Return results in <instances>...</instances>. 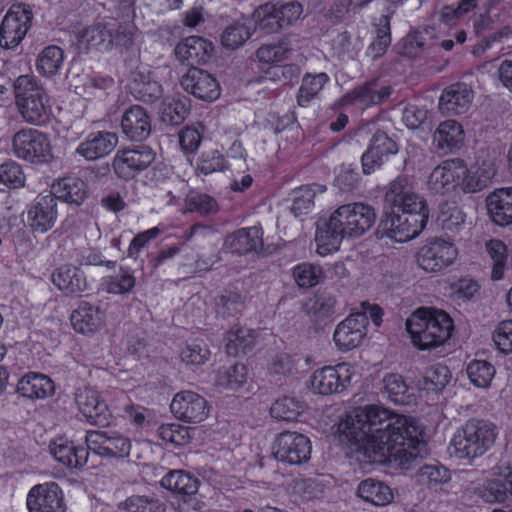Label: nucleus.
I'll return each instance as SVG.
<instances>
[{
  "instance_id": "f257e3e1",
  "label": "nucleus",
  "mask_w": 512,
  "mask_h": 512,
  "mask_svg": "<svg viewBox=\"0 0 512 512\" xmlns=\"http://www.w3.org/2000/svg\"><path fill=\"white\" fill-rule=\"evenodd\" d=\"M338 432L369 462L389 460L406 465L425 446L422 427L416 418L381 404L356 408L339 422Z\"/></svg>"
},
{
  "instance_id": "f03ea898",
  "label": "nucleus",
  "mask_w": 512,
  "mask_h": 512,
  "mask_svg": "<svg viewBox=\"0 0 512 512\" xmlns=\"http://www.w3.org/2000/svg\"><path fill=\"white\" fill-rule=\"evenodd\" d=\"M386 199L391 213L380 223L378 233L396 242H408L426 226L429 211L426 202L406 177H397L389 185Z\"/></svg>"
},
{
  "instance_id": "7ed1b4c3",
  "label": "nucleus",
  "mask_w": 512,
  "mask_h": 512,
  "mask_svg": "<svg viewBox=\"0 0 512 512\" xmlns=\"http://www.w3.org/2000/svg\"><path fill=\"white\" fill-rule=\"evenodd\" d=\"M375 221V209L367 203L351 202L340 205L316 232L317 253L327 256L338 251L343 240L361 237L371 229Z\"/></svg>"
},
{
  "instance_id": "20e7f679",
  "label": "nucleus",
  "mask_w": 512,
  "mask_h": 512,
  "mask_svg": "<svg viewBox=\"0 0 512 512\" xmlns=\"http://www.w3.org/2000/svg\"><path fill=\"white\" fill-rule=\"evenodd\" d=\"M454 324L444 311L419 308L406 320V330L412 344L419 350H429L444 345L451 337Z\"/></svg>"
},
{
  "instance_id": "39448f33",
  "label": "nucleus",
  "mask_w": 512,
  "mask_h": 512,
  "mask_svg": "<svg viewBox=\"0 0 512 512\" xmlns=\"http://www.w3.org/2000/svg\"><path fill=\"white\" fill-rule=\"evenodd\" d=\"M498 436L497 427L485 420H469L450 440L451 454L471 463L490 450Z\"/></svg>"
},
{
  "instance_id": "423d86ee",
  "label": "nucleus",
  "mask_w": 512,
  "mask_h": 512,
  "mask_svg": "<svg viewBox=\"0 0 512 512\" xmlns=\"http://www.w3.org/2000/svg\"><path fill=\"white\" fill-rule=\"evenodd\" d=\"M16 103L23 119L40 125L48 119L51 106L44 88L31 76L22 75L15 82Z\"/></svg>"
},
{
  "instance_id": "0eeeda50",
  "label": "nucleus",
  "mask_w": 512,
  "mask_h": 512,
  "mask_svg": "<svg viewBox=\"0 0 512 512\" xmlns=\"http://www.w3.org/2000/svg\"><path fill=\"white\" fill-rule=\"evenodd\" d=\"M459 248L453 239L434 236L426 239L415 253V263L427 274H439L456 264Z\"/></svg>"
},
{
  "instance_id": "6e6552de",
  "label": "nucleus",
  "mask_w": 512,
  "mask_h": 512,
  "mask_svg": "<svg viewBox=\"0 0 512 512\" xmlns=\"http://www.w3.org/2000/svg\"><path fill=\"white\" fill-rule=\"evenodd\" d=\"M356 372V366L349 362L326 365L313 371L307 387L316 395L341 394L352 385Z\"/></svg>"
},
{
  "instance_id": "1a4fd4ad",
  "label": "nucleus",
  "mask_w": 512,
  "mask_h": 512,
  "mask_svg": "<svg viewBox=\"0 0 512 512\" xmlns=\"http://www.w3.org/2000/svg\"><path fill=\"white\" fill-rule=\"evenodd\" d=\"M14 155L30 163H45L52 157V145L47 134L33 128H22L12 137Z\"/></svg>"
},
{
  "instance_id": "9d476101",
  "label": "nucleus",
  "mask_w": 512,
  "mask_h": 512,
  "mask_svg": "<svg viewBox=\"0 0 512 512\" xmlns=\"http://www.w3.org/2000/svg\"><path fill=\"white\" fill-rule=\"evenodd\" d=\"M33 12L27 4H13L4 15L0 26V47L16 48L32 27Z\"/></svg>"
},
{
  "instance_id": "9b49d317",
  "label": "nucleus",
  "mask_w": 512,
  "mask_h": 512,
  "mask_svg": "<svg viewBox=\"0 0 512 512\" xmlns=\"http://www.w3.org/2000/svg\"><path fill=\"white\" fill-rule=\"evenodd\" d=\"M369 322L363 313H352L339 322L333 332L335 348L342 353L362 346L367 340Z\"/></svg>"
},
{
  "instance_id": "f8f14e48",
  "label": "nucleus",
  "mask_w": 512,
  "mask_h": 512,
  "mask_svg": "<svg viewBox=\"0 0 512 512\" xmlns=\"http://www.w3.org/2000/svg\"><path fill=\"white\" fill-rule=\"evenodd\" d=\"M274 457L283 463L300 465L310 459L312 445L304 434L295 431L280 433L272 446Z\"/></svg>"
},
{
  "instance_id": "ddd939ff",
  "label": "nucleus",
  "mask_w": 512,
  "mask_h": 512,
  "mask_svg": "<svg viewBox=\"0 0 512 512\" xmlns=\"http://www.w3.org/2000/svg\"><path fill=\"white\" fill-rule=\"evenodd\" d=\"M26 506L29 512H65L64 492L53 481L34 485L28 491Z\"/></svg>"
},
{
  "instance_id": "4468645a",
  "label": "nucleus",
  "mask_w": 512,
  "mask_h": 512,
  "mask_svg": "<svg viewBox=\"0 0 512 512\" xmlns=\"http://www.w3.org/2000/svg\"><path fill=\"white\" fill-rule=\"evenodd\" d=\"M464 161L459 158L447 159L437 165L429 174L427 187L439 195L449 194L460 188V177L464 175Z\"/></svg>"
},
{
  "instance_id": "2eb2a0df",
  "label": "nucleus",
  "mask_w": 512,
  "mask_h": 512,
  "mask_svg": "<svg viewBox=\"0 0 512 512\" xmlns=\"http://www.w3.org/2000/svg\"><path fill=\"white\" fill-rule=\"evenodd\" d=\"M155 159V153L146 145L123 149L116 153L113 167L116 174L124 179L133 178L145 170Z\"/></svg>"
},
{
  "instance_id": "dca6fc26",
  "label": "nucleus",
  "mask_w": 512,
  "mask_h": 512,
  "mask_svg": "<svg viewBox=\"0 0 512 512\" xmlns=\"http://www.w3.org/2000/svg\"><path fill=\"white\" fill-rule=\"evenodd\" d=\"M170 408L177 419L190 423H200L209 414V407L205 398L190 390L176 393Z\"/></svg>"
},
{
  "instance_id": "f3484780",
  "label": "nucleus",
  "mask_w": 512,
  "mask_h": 512,
  "mask_svg": "<svg viewBox=\"0 0 512 512\" xmlns=\"http://www.w3.org/2000/svg\"><path fill=\"white\" fill-rule=\"evenodd\" d=\"M75 401L80 412L91 424L106 426L110 423L112 413L95 389H78Z\"/></svg>"
},
{
  "instance_id": "a211bd4d",
  "label": "nucleus",
  "mask_w": 512,
  "mask_h": 512,
  "mask_svg": "<svg viewBox=\"0 0 512 512\" xmlns=\"http://www.w3.org/2000/svg\"><path fill=\"white\" fill-rule=\"evenodd\" d=\"M182 88L204 101H214L220 96V86L217 80L208 72L190 68L181 79Z\"/></svg>"
},
{
  "instance_id": "6ab92c4d",
  "label": "nucleus",
  "mask_w": 512,
  "mask_h": 512,
  "mask_svg": "<svg viewBox=\"0 0 512 512\" xmlns=\"http://www.w3.org/2000/svg\"><path fill=\"white\" fill-rule=\"evenodd\" d=\"M73 329L83 335H94L105 327L106 311L100 306L82 301L70 315Z\"/></svg>"
},
{
  "instance_id": "aec40b11",
  "label": "nucleus",
  "mask_w": 512,
  "mask_h": 512,
  "mask_svg": "<svg viewBox=\"0 0 512 512\" xmlns=\"http://www.w3.org/2000/svg\"><path fill=\"white\" fill-rule=\"evenodd\" d=\"M473 99L474 91L470 85L454 83L443 90L439 98V109L443 114L460 115L470 109Z\"/></svg>"
},
{
  "instance_id": "412c9836",
  "label": "nucleus",
  "mask_w": 512,
  "mask_h": 512,
  "mask_svg": "<svg viewBox=\"0 0 512 512\" xmlns=\"http://www.w3.org/2000/svg\"><path fill=\"white\" fill-rule=\"evenodd\" d=\"M58 217L57 201L51 194L39 195L27 212L30 228L38 233L49 231Z\"/></svg>"
},
{
  "instance_id": "4be33fe9",
  "label": "nucleus",
  "mask_w": 512,
  "mask_h": 512,
  "mask_svg": "<svg viewBox=\"0 0 512 512\" xmlns=\"http://www.w3.org/2000/svg\"><path fill=\"white\" fill-rule=\"evenodd\" d=\"M398 152V146L395 141L383 132H377L373 135L367 151L362 155L361 162L363 172L370 174L379 168L390 155Z\"/></svg>"
},
{
  "instance_id": "5701e85b",
  "label": "nucleus",
  "mask_w": 512,
  "mask_h": 512,
  "mask_svg": "<svg viewBox=\"0 0 512 512\" xmlns=\"http://www.w3.org/2000/svg\"><path fill=\"white\" fill-rule=\"evenodd\" d=\"M390 93L389 86L382 84L378 80H373L347 92L342 97V104H354L360 108H365L382 102L389 97Z\"/></svg>"
},
{
  "instance_id": "b1692460",
  "label": "nucleus",
  "mask_w": 512,
  "mask_h": 512,
  "mask_svg": "<svg viewBox=\"0 0 512 512\" xmlns=\"http://www.w3.org/2000/svg\"><path fill=\"white\" fill-rule=\"evenodd\" d=\"M487 212L491 221L500 227L512 224V187L495 189L486 198Z\"/></svg>"
},
{
  "instance_id": "393cba45",
  "label": "nucleus",
  "mask_w": 512,
  "mask_h": 512,
  "mask_svg": "<svg viewBox=\"0 0 512 512\" xmlns=\"http://www.w3.org/2000/svg\"><path fill=\"white\" fill-rule=\"evenodd\" d=\"M212 52V43L199 36L187 37L175 47L177 59L191 65L207 63Z\"/></svg>"
},
{
  "instance_id": "a878e982",
  "label": "nucleus",
  "mask_w": 512,
  "mask_h": 512,
  "mask_svg": "<svg viewBox=\"0 0 512 512\" xmlns=\"http://www.w3.org/2000/svg\"><path fill=\"white\" fill-rule=\"evenodd\" d=\"M117 143L118 136L115 133L105 131L91 133L78 145L76 153L92 161L111 153Z\"/></svg>"
},
{
  "instance_id": "bb28decb",
  "label": "nucleus",
  "mask_w": 512,
  "mask_h": 512,
  "mask_svg": "<svg viewBox=\"0 0 512 512\" xmlns=\"http://www.w3.org/2000/svg\"><path fill=\"white\" fill-rule=\"evenodd\" d=\"M464 175L460 177V190L464 193H476L485 189L496 174L492 161H483L468 168L464 162Z\"/></svg>"
},
{
  "instance_id": "cd10ccee",
  "label": "nucleus",
  "mask_w": 512,
  "mask_h": 512,
  "mask_svg": "<svg viewBox=\"0 0 512 512\" xmlns=\"http://www.w3.org/2000/svg\"><path fill=\"white\" fill-rule=\"evenodd\" d=\"M121 128L129 139L142 141L150 135L151 120L144 108L134 105L124 112Z\"/></svg>"
},
{
  "instance_id": "c85d7f7f",
  "label": "nucleus",
  "mask_w": 512,
  "mask_h": 512,
  "mask_svg": "<svg viewBox=\"0 0 512 512\" xmlns=\"http://www.w3.org/2000/svg\"><path fill=\"white\" fill-rule=\"evenodd\" d=\"M49 448L55 459L69 468H79L87 463L88 452L85 447L77 446L66 438L55 439Z\"/></svg>"
},
{
  "instance_id": "c756f323",
  "label": "nucleus",
  "mask_w": 512,
  "mask_h": 512,
  "mask_svg": "<svg viewBox=\"0 0 512 512\" xmlns=\"http://www.w3.org/2000/svg\"><path fill=\"white\" fill-rule=\"evenodd\" d=\"M54 285L66 294H76L85 291L88 287L86 277L82 270L72 265H63L52 274Z\"/></svg>"
},
{
  "instance_id": "7c9ffc66",
  "label": "nucleus",
  "mask_w": 512,
  "mask_h": 512,
  "mask_svg": "<svg viewBox=\"0 0 512 512\" xmlns=\"http://www.w3.org/2000/svg\"><path fill=\"white\" fill-rule=\"evenodd\" d=\"M224 246L238 254L254 251L262 246V229L256 226L239 229L226 237Z\"/></svg>"
},
{
  "instance_id": "2f4dec72",
  "label": "nucleus",
  "mask_w": 512,
  "mask_h": 512,
  "mask_svg": "<svg viewBox=\"0 0 512 512\" xmlns=\"http://www.w3.org/2000/svg\"><path fill=\"white\" fill-rule=\"evenodd\" d=\"M53 381L44 374L28 373L17 384V391L29 399H44L54 393Z\"/></svg>"
},
{
  "instance_id": "473e14b6",
  "label": "nucleus",
  "mask_w": 512,
  "mask_h": 512,
  "mask_svg": "<svg viewBox=\"0 0 512 512\" xmlns=\"http://www.w3.org/2000/svg\"><path fill=\"white\" fill-rule=\"evenodd\" d=\"M476 494L486 503H505L511 497L507 481L504 476L496 475L494 467L483 484L476 488Z\"/></svg>"
},
{
  "instance_id": "72a5a7b5",
  "label": "nucleus",
  "mask_w": 512,
  "mask_h": 512,
  "mask_svg": "<svg viewBox=\"0 0 512 512\" xmlns=\"http://www.w3.org/2000/svg\"><path fill=\"white\" fill-rule=\"evenodd\" d=\"M50 194L56 201L59 199L66 203L80 205L86 197V186L78 177H64L52 184Z\"/></svg>"
},
{
  "instance_id": "f704fd0d",
  "label": "nucleus",
  "mask_w": 512,
  "mask_h": 512,
  "mask_svg": "<svg viewBox=\"0 0 512 512\" xmlns=\"http://www.w3.org/2000/svg\"><path fill=\"white\" fill-rule=\"evenodd\" d=\"M464 129L455 120L441 122L434 132V141L441 150L452 152L459 149L464 142Z\"/></svg>"
},
{
  "instance_id": "c9c22d12",
  "label": "nucleus",
  "mask_w": 512,
  "mask_h": 512,
  "mask_svg": "<svg viewBox=\"0 0 512 512\" xmlns=\"http://www.w3.org/2000/svg\"><path fill=\"white\" fill-rule=\"evenodd\" d=\"M111 41V28L100 24L85 28L78 37L79 48L86 51L107 52L111 49Z\"/></svg>"
},
{
  "instance_id": "e433bc0d",
  "label": "nucleus",
  "mask_w": 512,
  "mask_h": 512,
  "mask_svg": "<svg viewBox=\"0 0 512 512\" xmlns=\"http://www.w3.org/2000/svg\"><path fill=\"white\" fill-rule=\"evenodd\" d=\"M163 488L174 493L191 496L199 488L197 478L182 470H172L168 472L160 481Z\"/></svg>"
},
{
  "instance_id": "4c0bfd02",
  "label": "nucleus",
  "mask_w": 512,
  "mask_h": 512,
  "mask_svg": "<svg viewBox=\"0 0 512 512\" xmlns=\"http://www.w3.org/2000/svg\"><path fill=\"white\" fill-rule=\"evenodd\" d=\"M64 64V52L57 45L43 48L36 58V69L44 77H52L59 73Z\"/></svg>"
},
{
  "instance_id": "58836bf2",
  "label": "nucleus",
  "mask_w": 512,
  "mask_h": 512,
  "mask_svg": "<svg viewBox=\"0 0 512 512\" xmlns=\"http://www.w3.org/2000/svg\"><path fill=\"white\" fill-rule=\"evenodd\" d=\"M357 493L360 498L376 506L387 505L394 497L389 486L371 478L359 484Z\"/></svg>"
},
{
  "instance_id": "ea45409f",
  "label": "nucleus",
  "mask_w": 512,
  "mask_h": 512,
  "mask_svg": "<svg viewBox=\"0 0 512 512\" xmlns=\"http://www.w3.org/2000/svg\"><path fill=\"white\" fill-rule=\"evenodd\" d=\"M251 20L242 18L228 25L221 35V43L227 49H237L242 46L252 35Z\"/></svg>"
},
{
  "instance_id": "a19ab883",
  "label": "nucleus",
  "mask_w": 512,
  "mask_h": 512,
  "mask_svg": "<svg viewBox=\"0 0 512 512\" xmlns=\"http://www.w3.org/2000/svg\"><path fill=\"white\" fill-rule=\"evenodd\" d=\"M329 82V76L324 73L304 75L297 94V103L301 107H307L314 100L324 86Z\"/></svg>"
},
{
  "instance_id": "79ce46f5",
  "label": "nucleus",
  "mask_w": 512,
  "mask_h": 512,
  "mask_svg": "<svg viewBox=\"0 0 512 512\" xmlns=\"http://www.w3.org/2000/svg\"><path fill=\"white\" fill-rule=\"evenodd\" d=\"M257 333L247 327L234 326L226 335V350L230 355H237L240 352H244L247 348L252 347L255 344Z\"/></svg>"
},
{
  "instance_id": "37998d69",
  "label": "nucleus",
  "mask_w": 512,
  "mask_h": 512,
  "mask_svg": "<svg viewBox=\"0 0 512 512\" xmlns=\"http://www.w3.org/2000/svg\"><path fill=\"white\" fill-rule=\"evenodd\" d=\"M189 105L185 97H167L159 108L161 120L169 125H179L188 115Z\"/></svg>"
},
{
  "instance_id": "c03bdc74",
  "label": "nucleus",
  "mask_w": 512,
  "mask_h": 512,
  "mask_svg": "<svg viewBox=\"0 0 512 512\" xmlns=\"http://www.w3.org/2000/svg\"><path fill=\"white\" fill-rule=\"evenodd\" d=\"M383 393L395 404H408L411 400L409 389L403 377L397 373H389L383 377Z\"/></svg>"
},
{
  "instance_id": "a18cd8bd",
  "label": "nucleus",
  "mask_w": 512,
  "mask_h": 512,
  "mask_svg": "<svg viewBox=\"0 0 512 512\" xmlns=\"http://www.w3.org/2000/svg\"><path fill=\"white\" fill-rule=\"evenodd\" d=\"M253 31L258 29L266 34L277 33L281 31L275 13V4L266 3L259 6L252 14Z\"/></svg>"
},
{
  "instance_id": "49530a36",
  "label": "nucleus",
  "mask_w": 512,
  "mask_h": 512,
  "mask_svg": "<svg viewBox=\"0 0 512 512\" xmlns=\"http://www.w3.org/2000/svg\"><path fill=\"white\" fill-rule=\"evenodd\" d=\"M305 410V403L295 397L276 400L270 408L271 416L283 421H295Z\"/></svg>"
},
{
  "instance_id": "de8ad7c7",
  "label": "nucleus",
  "mask_w": 512,
  "mask_h": 512,
  "mask_svg": "<svg viewBox=\"0 0 512 512\" xmlns=\"http://www.w3.org/2000/svg\"><path fill=\"white\" fill-rule=\"evenodd\" d=\"M307 313L315 321L330 319L338 314L337 300L329 294L318 295L308 304Z\"/></svg>"
},
{
  "instance_id": "09e8293b",
  "label": "nucleus",
  "mask_w": 512,
  "mask_h": 512,
  "mask_svg": "<svg viewBox=\"0 0 512 512\" xmlns=\"http://www.w3.org/2000/svg\"><path fill=\"white\" fill-rule=\"evenodd\" d=\"M246 380V366L243 364H233L230 366L222 367L218 371L216 383L222 388L235 390L242 387Z\"/></svg>"
},
{
  "instance_id": "8fccbe9b",
  "label": "nucleus",
  "mask_w": 512,
  "mask_h": 512,
  "mask_svg": "<svg viewBox=\"0 0 512 512\" xmlns=\"http://www.w3.org/2000/svg\"><path fill=\"white\" fill-rule=\"evenodd\" d=\"M292 275L299 287L310 288L321 281L324 272L320 265L303 262L293 268Z\"/></svg>"
},
{
  "instance_id": "3c124183",
  "label": "nucleus",
  "mask_w": 512,
  "mask_h": 512,
  "mask_svg": "<svg viewBox=\"0 0 512 512\" xmlns=\"http://www.w3.org/2000/svg\"><path fill=\"white\" fill-rule=\"evenodd\" d=\"M467 375L470 382L477 388H488L495 375V368L484 360H474L467 366Z\"/></svg>"
},
{
  "instance_id": "603ef678",
  "label": "nucleus",
  "mask_w": 512,
  "mask_h": 512,
  "mask_svg": "<svg viewBox=\"0 0 512 512\" xmlns=\"http://www.w3.org/2000/svg\"><path fill=\"white\" fill-rule=\"evenodd\" d=\"M486 251L493 261L491 278L500 280L504 276L505 265L508 257L507 246L499 239H491L486 242Z\"/></svg>"
},
{
  "instance_id": "864d4df0",
  "label": "nucleus",
  "mask_w": 512,
  "mask_h": 512,
  "mask_svg": "<svg viewBox=\"0 0 512 512\" xmlns=\"http://www.w3.org/2000/svg\"><path fill=\"white\" fill-rule=\"evenodd\" d=\"M135 282L131 271L121 268L117 274L104 278L102 286L107 293L121 295L130 292Z\"/></svg>"
},
{
  "instance_id": "5fc2aeb1",
  "label": "nucleus",
  "mask_w": 512,
  "mask_h": 512,
  "mask_svg": "<svg viewBox=\"0 0 512 512\" xmlns=\"http://www.w3.org/2000/svg\"><path fill=\"white\" fill-rule=\"evenodd\" d=\"M315 188L316 186H304L294 191L291 212L295 217L305 216L312 211L316 195Z\"/></svg>"
},
{
  "instance_id": "6e6d98bb",
  "label": "nucleus",
  "mask_w": 512,
  "mask_h": 512,
  "mask_svg": "<svg viewBox=\"0 0 512 512\" xmlns=\"http://www.w3.org/2000/svg\"><path fill=\"white\" fill-rule=\"evenodd\" d=\"M218 210L216 201L206 195L199 193H191L185 199L183 212H197L200 215L214 214Z\"/></svg>"
},
{
  "instance_id": "4d7b16f0",
  "label": "nucleus",
  "mask_w": 512,
  "mask_h": 512,
  "mask_svg": "<svg viewBox=\"0 0 512 512\" xmlns=\"http://www.w3.org/2000/svg\"><path fill=\"white\" fill-rule=\"evenodd\" d=\"M210 356V351L203 341H190L180 351L181 360L187 365H202Z\"/></svg>"
},
{
  "instance_id": "13d9d810",
  "label": "nucleus",
  "mask_w": 512,
  "mask_h": 512,
  "mask_svg": "<svg viewBox=\"0 0 512 512\" xmlns=\"http://www.w3.org/2000/svg\"><path fill=\"white\" fill-rule=\"evenodd\" d=\"M157 434L163 441L176 446L186 445L191 439L188 427L178 423L161 425L157 430Z\"/></svg>"
},
{
  "instance_id": "bf43d9fd",
  "label": "nucleus",
  "mask_w": 512,
  "mask_h": 512,
  "mask_svg": "<svg viewBox=\"0 0 512 512\" xmlns=\"http://www.w3.org/2000/svg\"><path fill=\"white\" fill-rule=\"evenodd\" d=\"M438 222L444 230L452 231L465 222V215L455 203L440 205Z\"/></svg>"
},
{
  "instance_id": "052dcab7",
  "label": "nucleus",
  "mask_w": 512,
  "mask_h": 512,
  "mask_svg": "<svg viewBox=\"0 0 512 512\" xmlns=\"http://www.w3.org/2000/svg\"><path fill=\"white\" fill-rule=\"evenodd\" d=\"M122 512H164L163 504L154 498L133 495L121 506Z\"/></svg>"
},
{
  "instance_id": "680f3d73",
  "label": "nucleus",
  "mask_w": 512,
  "mask_h": 512,
  "mask_svg": "<svg viewBox=\"0 0 512 512\" xmlns=\"http://www.w3.org/2000/svg\"><path fill=\"white\" fill-rule=\"evenodd\" d=\"M25 174L20 164L9 160L0 164V185L9 188H20L24 186Z\"/></svg>"
},
{
  "instance_id": "e2e57ef3",
  "label": "nucleus",
  "mask_w": 512,
  "mask_h": 512,
  "mask_svg": "<svg viewBox=\"0 0 512 512\" xmlns=\"http://www.w3.org/2000/svg\"><path fill=\"white\" fill-rule=\"evenodd\" d=\"M226 159L218 150L204 151L197 163V171L204 175L223 171L226 168Z\"/></svg>"
},
{
  "instance_id": "0e129e2a",
  "label": "nucleus",
  "mask_w": 512,
  "mask_h": 512,
  "mask_svg": "<svg viewBox=\"0 0 512 512\" xmlns=\"http://www.w3.org/2000/svg\"><path fill=\"white\" fill-rule=\"evenodd\" d=\"M450 380V373L446 366L437 364L429 367L423 376L426 389L442 390Z\"/></svg>"
},
{
  "instance_id": "69168bd1",
  "label": "nucleus",
  "mask_w": 512,
  "mask_h": 512,
  "mask_svg": "<svg viewBox=\"0 0 512 512\" xmlns=\"http://www.w3.org/2000/svg\"><path fill=\"white\" fill-rule=\"evenodd\" d=\"M380 22L383 24V28L378 30L376 39L369 45L366 51V55L372 60L381 57L391 43L388 17L384 16Z\"/></svg>"
},
{
  "instance_id": "338daca9",
  "label": "nucleus",
  "mask_w": 512,
  "mask_h": 512,
  "mask_svg": "<svg viewBox=\"0 0 512 512\" xmlns=\"http://www.w3.org/2000/svg\"><path fill=\"white\" fill-rule=\"evenodd\" d=\"M275 13L281 30L296 22L303 13V7L299 2L275 4Z\"/></svg>"
},
{
  "instance_id": "774afa93",
  "label": "nucleus",
  "mask_w": 512,
  "mask_h": 512,
  "mask_svg": "<svg viewBox=\"0 0 512 512\" xmlns=\"http://www.w3.org/2000/svg\"><path fill=\"white\" fill-rule=\"evenodd\" d=\"M493 341L501 352H512V320H504L496 326Z\"/></svg>"
}]
</instances>
